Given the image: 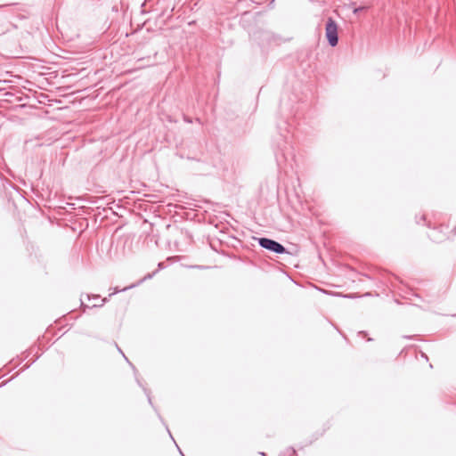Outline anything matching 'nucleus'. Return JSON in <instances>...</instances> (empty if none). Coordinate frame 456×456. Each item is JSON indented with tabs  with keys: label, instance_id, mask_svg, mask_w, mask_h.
<instances>
[{
	"label": "nucleus",
	"instance_id": "f257e3e1",
	"mask_svg": "<svg viewBox=\"0 0 456 456\" xmlns=\"http://www.w3.org/2000/svg\"><path fill=\"white\" fill-rule=\"evenodd\" d=\"M326 37L331 46H336L338 42V26L332 18H329L325 28Z\"/></svg>",
	"mask_w": 456,
	"mask_h": 456
},
{
	"label": "nucleus",
	"instance_id": "f03ea898",
	"mask_svg": "<svg viewBox=\"0 0 456 456\" xmlns=\"http://www.w3.org/2000/svg\"><path fill=\"white\" fill-rule=\"evenodd\" d=\"M258 243L262 248L277 254L287 252L286 248L281 243L268 238H259Z\"/></svg>",
	"mask_w": 456,
	"mask_h": 456
},
{
	"label": "nucleus",
	"instance_id": "7ed1b4c3",
	"mask_svg": "<svg viewBox=\"0 0 456 456\" xmlns=\"http://www.w3.org/2000/svg\"><path fill=\"white\" fill-rule=\"evenodd\" d=\"M87 298L88 300H91V298H93L94 300L99 301V303H93L92 307H101L108 301L106 297L101 298L99 295H93L92 297L88 295Z\"/></svg>",
	"mask_w": 456,
	"mask_h": 456
},
{
	"label": "nucleus",
	"instance_id": "20e7f679",
	"mask_svg": "<svg viewBox=\"0 0 456 456\" xmlns=\"http://www.w3.org/2000/svg\"><path fill=\"white\" fill-rule=\"evenodd\" d=\"M428 237L435 240V241H441L444 239L445 235H439L437 231L433 230L429 234Z\"/></svg>",
	"mask_w": 456,
	"mask_h": 456
},
{
	"label": "nucleus",
	"instance_id": "39448f33",
	"mask_svg": "<svg viewBox=\"0 0 456 456\" xmlns=\"http://www.w3.org/2000/svg\"><path fill=\"white\" fill-rule=\"evenodd\" d=\"M126 288L123 289V290H126ZM119 291H122V289H118V288H115V289H114V290H113V292H111V293L110 294V297H111L112 295H114V294H116V293H118V292H119Z\"/></svg>",
	"mask_w": 456,
	"mask_h": 456
},
{
	"label": "nucleus",
	"instance_id": "423d86ee",
	"mask_svg": "<svg viewBox=\"0 0 456 456\" xmlns=\"http://www.w3.org/2000/svg\"><path fill=\"white\" fill-rule=\"evenodd\" d=\"M262 456H265V453L262 452Z\"/></svg>",
	"mask_w": 456,
	"mask_h": 456
}]
</instances>
